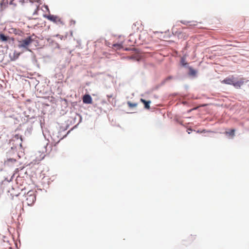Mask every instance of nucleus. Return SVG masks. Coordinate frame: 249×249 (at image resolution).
<instances>
[{"label":"nucleus","mask_w":249,"mask_h":249,"mask_svg":"<svg viewBox=\"0 0 249 249\" xmlns=\"http://www.w3.org/2000/svg\"><path fill=\"white\" fill-rule=\"evenodd\" d=\"M35 40L32 36H29L24 39L18 41V47L23 48L26 51H31L30 48L34 43Z\"/></svg>","instance_id":"obj_1"},{"label":"nucleus","mask_w":249,"mask_h":249,"mask_svg":"<svg viewBox=\"0 0 249 249\" xmlns=\"http://www.w3.org/2000/svg\"><path fill=\"white\" fill-rule=\"evenodd\" d=\"M244 78H241L239 80L235 81L234 77L232 75L226 78L221 81V83L228 85H232L236 88H240L244 83Z\"/></svg>","instance_id":"obj_2"},{"label":"nucleus","mask_w":249,"mask_h":249,"mask_svg":"<svg viewBox=\"0 0 249 249\" xmlns=\"http://www.w3.org/2000/svg\"><path fill=\"white\" fill-rule=\"evenodd\" d=\"M25 202L29 206L32 205L35 202L36 197L33 191H29L25 196Z\"/></svg>","instance_id":"obj_3"},{"label":"nucleus","mask_w":249,"mask_h":249,"mask_svg":"<svg viewBox=\"0 0 249 249\" xmlns=\"http://www.w3.org/2000/svg\"><path fill=\"white\" fill-rule=\"evenodd\" d=\"M44 17L54 23L61 25H63L64 24L63 21L58 16L49 14L48 15H44Z\"/></svg>","instance_id":"obj_4"},{"label":"nucleus","mask_w":249,"mask_h":249,"mask_svg":"<svg viewBox=\"0 0 249 249\" xmlns=\"http://www.w3.org/2000/svg\"><path fill=\"white\" fill-rule=\"evenodd\" d=\"M92 101V98L89 94H86L83 97V102L85 104H91Z\"/></svg>","instance_id":"obj_5"},{"label":"nucleus","mask_w":249,"mask_h":249,"mask_svg":"<svg viewBox=\"0 0 249 249\" xmlns=\"http://www.w3.org/2000/svg\"><path fill=\"white\" fill-rule=\"evenodd\" d=\"M8 3L9 0H1L0 1V5L1 7V9L2 10L5 8L8 5Z\"/></svg>","instance_id":"obj_6"},{"label":"nucleus","mask_w":249,"mask_h":249,"mask_svg":"<svg viewBox=\"0 0 249 249\" xmlns=\"http://www.w3.org/2000/svg\"><path fill=\"white\" fill-rule=\"evenodd\" d=\"M141 101L142 103L144 104L145 108H146L147 109H149V108H150L149 104L151 102L150 101H147L145 100L144 99L142 98V99H141Z\"/></svg>","instance_id":"obj_7"},{"label":"nucleus","mask_w":249,"mask_h":249,"mask_svg":"<svg viewBox=\"0 0 249 249\" xmlns=\"http://www.w3.org/2000/svg\"><path fill=\"white\" fill-rule=\"evenodd\" d=\"M20 55V53H18L17 52H15L13 53V57H11V60H16L18 58V57H19Z\"/></svg>","instance_id":"obj_8"},{"label":"nucleus","mask_w":249,"mask_h":249,"mask_svg":"<svg viewBox=\"0 0 249 249\" xmlns=\"http://www.w3.org/2000/svg\"><path fill=\"white\" fill-rule=\"evenodd\" d=\"M24 0H11L9 3L10 4L17 5V2H21L22 3H23L24 2Z\"/></svg>","instance_id":"obj_9"},{"label":"nucleus","mask_w":249,"mask_h":249,"mask_svg":"<svg viewBox=\"0 0 249 249\" xmlns=\"http://www.w3.org/2000/svg\"><path fill=\"white\" fill-rule=\"evenodd\" d=\"M235 130L234 129H231L230 131H226L225 134L227 135H229V136H231V137H233L235 134Z\"/></svg>","instance_id":"obj_10"},{"label":"nucleus","mask_w":249,"mask_h":249,"mask_svg":"<svg viewBox=\"0 0 249 249\" xmlns=\"http://www.w3.org/2000/svg\"><path fill=\"white\" fill-rule=\"evenodd\" d=\"M196 70L193 69L192 68H189V74L192 76H195L196 74Z\"/></svg>","instance_id":"obj_11"},{"label":"nucleus","mask_w":249,"mask_h":249,"mask_svg":"<svg viewBox=\"0 0 249 249\" xmlns=\"http://www.w3.org/2000/svg\"><path fill=\"white\" fill-rule=\"evenodd\" d=\"M144 35H147V33L145 31L141 32V34L139 36L140 39H142V41H144L145 40V38H144L143 36Z\"/></svg>","instance_id":"obj_12"},{"label":"nucleus","mask_w":249,"mask_h":249,"mask_svg":"<svg viewBox=\"0 0 249 249\" xmlns=\"http://www.w3.org/2000/svg\"><path fill=\"white\" fill-rule=\"evenodd\" d=\"M14 138L17 140L20 139V145L21 146H22V136L19 134H16L15 135Z\"/></svg>","instance_id":"obj_13"},{"label":"nucleus","mask_w":249,"mask_h":249,"mask_svg":"<svg viewBox=\"0 0 249 249\" xmlns=\"http://www.w3.org/2000/svg\"><path fill=\"white\" fill-rule=\"evenodd\" d=\"M113 48L116 49H120L123 48L121 44H114L113 45Z\"/></svg>","instance_id":"obj_14"},{"label":"nucleus","mask_w":249,"mask_h":249,"mask_svg":"<svg viewBox=\"0 0 249 249\" xmlns=\"http://www.w3.org/2000/svg\"><path fill=\"white\" fill-rule=\"evenodd\" d=\"M16 161V160L14 159H8L5 161V163L7 164H9L10 162L14 163Z\"/></svg>","instance_id":"obj_15"},{"label":"nucleus","mask_w":249,"mask_h":249,"mask_svg":"<svg viewBox=\"0 0 249 249\" xmlns=\"http://www.w3.org/2000/svg\"><path fill=\"white\" fill-rule=\"evenodd\" d=\"M127 105H128V107L131 108L136 107L137 106V103H132L130 102H128Z\"/></svg>","instance_id":"obj_16"},{"label":"nucleus","mask_w":249,"mask_h":249,"mask_svg":"<svg viewBox=\"0 0 249 249\" xmlns=\"http://www.w3.org/2000/svg\"><path fill=\"white\" fill-rule=\"evenodd\" d=\"M0 39L2 41H7L8 40V37L4 35L3 34L0 35Z\"/></svg>","instance_id":"obj_17"},{"label":"nucleus","mask_w":249,"mask_h":249,"mask_svg":"<svg viewBox=\"0 0 249 249\" xmlns=\"http://www.w3.org/2000/svg\"><path fill=\"white\" fill-rule=\"evenodd\" d=\"M44 7L46 9V10L47 11L49 12V9L48 6L47 5H44Z\"/></svg>","instance_id":"obj_18"},{"label":"nucleus","mask_w":249,"mask_h":249,"mask_svg":"<svg viewBox=\"0 0 249 249\" xmlns=\"http://www.w3.org/2000/svg\"><path fill=\"white\" fill-rule=\"evenodd\" d=\"M40 0H31L32 2H34V1H37V2H39Z\"/></svg>","instance_id":"obj_19"},{"label":"nucleus","mask_w":249,"mask_h":249,"mask_svg":"<svg viewBox=\"0 0 249 249\" xmlns=\"http://www.w3.org/2000/svg\"><path fill=\"white\" fill-rule=\"evenodd\" d=\"M172 79V77H168L167 79Z\"/></svg>","instance_id":"obj_20"}]
</instances>
